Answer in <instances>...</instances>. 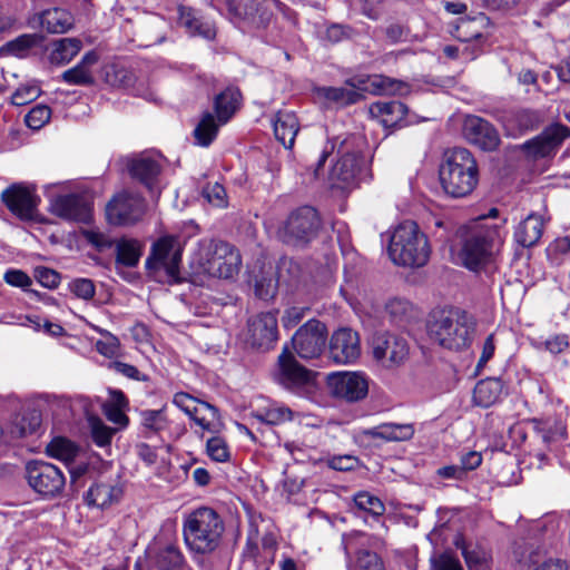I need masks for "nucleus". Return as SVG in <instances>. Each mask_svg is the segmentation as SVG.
Masks as SVG:
<instances>
[{
	"instance_id": "1",
	"label": "nucleus",
	"mask_w": 570,
	"mask_h": 570,
	"mask_svg": "<svg viewBox=\"0 0 570 570\" xmlns=\"http://www.w3.org/2000/svg\"><path fill=\"white\" fill-rule=\"evenodd\" d=\"M443 190L453 198L466 197L479 183V166L474 155L466 148L454 147L443 154L439 169Z\"/></svg>"
},
{
	"instance_id": "2",
	"label": "nucleus",
	"mask_w": 570,
	"mask_h": 570,
	"mask_svg": "<svg viewBox=\"0 0 570 570\" xmlns=\"http://www.w3.org/2000/svg\"><path fill=\"white\" fill-rule=\"evenodd\" d=\"M475 320L465 311L451 308L432 316L428 333L435 344L450 351L468 348L475 333Z\"/></svg>"
},
{
	"instance_id": "3",
	"label": "nucleus",
	"mask_w": 570,
	"mask_h": 570,
	"mask_svg": "<svg viewBox=\"0 0 570 570\" xmlns=\"http://www.w3.org/2000/svg\"><path fill=\"white\" fill-rule=\"evenodd\" d=\"M387 252L394 264L414 268L429 262L431 247L420 226L414 220H404L394 229Z\"/></svg>"
},
{
	"instance_id": "4",
	"label": "nucleus",
	"mask_w": 570,
	"mask_h": 570,
	"mask_svg": "<svg viewBox=\"0 0 570 570\" xmlns=\"http://www.w3.org/2000/svg\"><path fill=\"white\" fill-rule=\"evenodd\" d=\"M224 522L212 508L202 507L191 511L183 522L184 540L193 552L205 554L213 552L224 533Z\"/></svg>"
},
{
	"instance_id": "5",
	"label": "nucleus",
	"mask_w": 570,
	"mask_h": 570,
	"mask_svg": "<svg viewBox=\"0 0 570 570\" xmlns=\"http://www.w3.org/2000/svg\"><path fill=\"white\" fill-rule=\"evenodd\" d=\"M502 244L500 226L475 223L463 238L460 258L469 269H478L491 259Z\"/></svg>"
},
{
	"instance_id": "6",
	"label": "nucleus",
	"mask_w": 570,
	"mask_h": 570,
	"mask_svg": "<svg viewBox=\"0 0 570 570\" xmlns=\"http://www.w3.org/2000/svg\"><path fill=\"white\" fill-rule=\"evenodd\" d=\"M193 264L196 274L218 278H232L242 265L239 250L225 242H209L200 246Z\"/></svg>"
},
{
	"instance_id": "7",
	"label": "nucleus",
	"mask_w": 570,
	"mask_h": 570,
	"mask_svg": "<svg viewBox=\"0 0 570 570\" xmlns=\"http://www.w3.org/2000/svg\"><path fill=\"white\" fill-rule=\"evenodd\" d=\"M227 16L238 28L246 31L266 29L273 19V9L283 11L279 0H225Z\"/></svg>"
},
{
	"instance_id": "8",
	"label": "nucleus",
	"mask_w": 570,
	"mask_h": 570,
	"mask_svg": "<svg viewBox=\"0 0 570 570\" xmlns=\"http://www.w3.org/2000/svg\"><path fill=\"white\" fill-rule=\"evenodd\" d=\"M322 219L314 207L302 206L293 210L279 229V238L286 245L304 248L318 237Z\"/></svg>"
},
{
	"instance_id": "9",
	"label": "nucleus",
	"mask_w": 570,
	"mask_h": 570,
	"mask_svg": "<svg viewBox=\"0 0 570 570\" xmlns=\"http://www.w3.org/2000/svg\"><path fill=\"white\" fill-rule=\"evenodd\" d=\"M180 261L181 248L178 238L167 235L153 244L146 259V268L150 274L164 271L170 281L179 282Z\"/></svg>"
},
{
	"instance_id": "10",
	"label": "nucleus",
	"mask_w": 570,
	"mask_h": 570,
	"mask_svg": "<svg viewBox=\"0 0 570 570\" xmlns=\"http://www.w3.org/2000/svg\"><path fill=\"white\" fill-rule=\"evenodd\" d=\"M26 478L35 492L48 499L58 497L66 485L63 472L55 464L40 460L27 463Z\"/></svg>"
},
{
	"instance_id": "11",
	"label": "nucleus",
	"mask_w": 570,
	"mask_h": 570,
	"mask_svg": "<svg viewBox=\"0 0 570 570\" xmlns=\"http://www.w3.org/2000/svg\"><path fill=\"white\" fill-rule=\"evenodd\" d=\"M145 199L129 191L115 195L106 205V219L112 226H131L145 215Z\"/></svg>"
},
{
	"instance_id": "12",
	"label": "nucleus",
	"mask_w": 570,
	"mask_h": 570,
	"mask_svg": "<svg viewBox=\"0 0 570 570\" xmlns=\"http://www.w3.org/2000/svg\"><path fill=\"white\" fill-rule=\"evenodd\" d=\"M373 357L384 367L392 368L403 364L410 353L407 341L391 333H377L371 341Z\"/></svg>"
},
{
	"instance_id": "13",
	"label": "nucleus",
	"mask_w": 570,
	"mask_h": 570,
	"mask_svg": "<svg viewBox=\"0 0 570 570\" xmlns=\"http://www.w3.org/2000/svg\"><path fill=\"white\" fill-rule=\"evenodd\" d=\"M327 331L325 324L317 320H309L302 325L292 338V344L301 358L318 357L326 344Z\"/></svg>"
},
{
	"instance_id": "14",
	"label": "nucleus",
	"mask_w": 570,
	"mask_h": 570,
	"mask_svg": "<svg viewBox=\"0 0 570 570\" xmlns=\"http://www.w3.org/2000/svg\"><path fill=\"white\" fill-rule=\"evenodd\" d=\"M1 200L21 220H32L40 203L35 187L22 183L12 184L2 190Z\"/></svg>"
},
{
	"instance_id": "15",
	"label": "nucleus",
	"mask_w": 570,
	"mask_h": 570,
	"mask_svg": "<svg viewBox=\"0 0 570 570\" xmlns=\"http://www.w3.org/2000/svg\"><path fill=\"white\" fill-rule=\"evenodd\" d=\"M331 394L348 403L358 402L368 393V379L361 372H338L328 375Z\"/></svg>"
},
{
	"instance_id": "16",
	"label": "nucleus",
	"mask_w": 570,
	"mask_h": 570,
	"mask_svg": "<svg viewBox=\"0 0 570 570\" xmlns=\"http://www.w3.org/2000/svg\"><path fill=\"white\" fill-rule=\"evenodd\" d=\"M173 404L187 414L203 430L208 432L217 431L219 414L214 405L198 401L185 392H177L173 397Z\"/></svg>"
},
{
	"instance_id": "17",
	"label": "nucleus",
	"mask_w": 570,
	"mask_h": 570,
	"mask_svg": "<svg viewBox=\"0 0 570 570\" xmlns=\"http://www.w3.org/2000/svg\"><path fill=\"white\" fill-rule=\"evenodd\" d=\"M49 212L67 222L87 223L91 206L83 194L70 193L51 197Z\"/></svg>"
},
{
	"instance_id": "18",
	"label": "nucleus",
	"mask_w": 570,
	"mask_h": 570,
	"mask_svg": "<svg viewBox=\"0 0 570 570\" xmlns=\"http://www.w3.org/2000/svg\"><path fill=\"white\" fill-rule=\"evenodd\" d=\"M570 137V128L556 122L548 126L540 135L524 142L523 148L534 158L548 157L554 154L562 142Z\"/></svg>"
},
{
	"instance_id": "19",
	"label": "nucleus",
	"mask_w": 570,
	"mask_h": 570,
	"mask_svg": "<svg viewBox=\"0 0 570 570\" xmlns=\"http://www.w3.org/2000/svg\"><path fill=\"white\" fill-rule=\"evenodd\" d=\"M464 139L484 151H492L500 144V135L494 126L478 116H466L462 127Z\"/></svg>"
},
{
	"instance_id": "20",
	"label": "nucleus",
	"mask_w": 570,
	"mask_h": 570,
	"mask_svg": "<svg viewBox=\"0 0 570 570\" xmlns=\"http://www.w3.org/2000/svg\"><path fill=\"white\" fill-rule=\"evenodd\" d=\"M276 380L284 387L297 391L313 381V374L295 360L287 346H284L278 356Z\"/></svg>"
},
{
	"instance_id": "21",
	"label": "nucleus",
	"mask_w": 570,
	"mask_h": 570,
	"mask_svg": "<svg viewBox=\"0 0 570 570\" xmlns=\"http://www.w3.org/2000/svg\"><path fill=\"white\" fill-rule=\"evenodd\" d=\"M278 340L277 317L273 312L261 313L248 322V342L253 347L268 351Z\"/></svg>"
},
{
	"instance_id": "22",
	"label": "nucleus",
	"mask_w": 570,
	"mask_h": 570,
	"mask_svg": "<svg viewBox=\"0 0 570 570\" xmlns=\"http://www.w3.org/2000/svg\"><path fill=\"white\" fill-rule=\"evenodd\" d=\"M361 354L358 334L351 328H340L331 337L330 355L336 364L355 362Z\"/></svg>"
},
{
	"instance_id": "23",
	"label": "nucleus",
	"mask_w": 570,
	"mask_h": 570,
	"mask_svg": "<svg viewBox=\"0 0 570 570\" xmlns=\"http://www.w3.org/2000/svg\"><path fill=\"white\" fill-rule=\"evenodd\" d=\"M368 541V537L362 532H353L343 537V548L350 558L356 554L358 570H384L380 557L370 550L362 549Z\"/></svg>"
},
{
	"instance_id": "24",
	"label": "nucleus",
	"mask_w": 570,
	"mask_h": 570,
	"mask_svg": "<svg viewBox=\"0 0 570 570\" xmlns=\"http://www.w3.org/2000/svg\"><path fill=\"white\" fill-rule=\"evenodd\" d=\"M127 169L132 178L153 190L163 169L160 156L147 153L139 154L128 159Z\"/></svg>"
},
{
	"instance_id": "25",
	"label": "nucleus",
	"mask_w": 570,
	"mask_h": 570,
	"mask_svg": "<svg viewBox=\"0 0 570 570\" xmlns=\"http://www.w3.org/2000/svg\"><path fill=\"white\" fill-rule=\"evenodd\" d=\"M361 158L355 153H345L330 171L332 187L344 189L352 185L360 171Z\"/></svg>"
},
{
	"instance_id": "26",
	"label": "nucleus",
	"mask_w": 570,
	"mask_h": 570,
	"mask_svg": "<svg viewBox=\"0 0 570 570\" xmlns=\"http://www.w3.org/2000/svg\"><path fill=\"white\" fill-rule=\"evenodd\" d=\"M178 24L190 36H199L204 39L212 40L216 36L214 26L205 21L199 13L190 7L178 6Z\"/></svg>"
},
{
	"instance_id": "27",
	"label": "nucleus",
	"mask_w": 570,
	"mask_h": 570,
	"mask_svg": "<svg viewBox=\"0 0 570 570\" xmlns=\"http://www.w3.org/2000/svg\"><path fill=\"white\" fill-rule=\"evenodd\" d=\"M242 92L235 86H229L214 99V110L220 124H227L240 108Z\"/></svg>"
},
{
	"instance_id": "28",
	"label": "nucleus",
	"mask_w": 570,
	"mask_h": 570,
	"mask_svg": "<svg viewBox=\"0 0 570 570\" xmlns=\"http://www.w3.org/2000/svg\"><path fill=\"white\" fill-rule=\"evenodd\" d=\"M98 61V55L95 51L87 52L81 60L72 68L61 75V79L72 86L94 85L95 78L91 67Z\"/></svg>"
},
{
	"instance_id": "29",
	"label": "nucleus",
	"mask_w": 570,
	"mask_h": 570,
	"mask_svg": "<svg viewBox=\"0 0 570 570\" xmlns=\"http://www.w3.org/2000/svg\"><path fill=\"white\" fill-rule=\"evenodd\" d=\"M274 135L276 139L287 149L294 145L295 137L299 129L296 115L293 111L279 110L274 119Z\"/></svg>"
},
{
	"instance_id": "30",
	"label": "nucleus",
	"mask_w": 570,
	"mask_h": 570,
	"mask_svg": "<svg viewBox=\"0 0 570 570\" xmlns=\"http://www.w3.org/2000/svg\"><path fill=\"white\" fill-rule=\"evenodd\" d=\"M370 112L380 118L383 126L394 127L404 120L407 107L399 100L376 101L371 105Z\"/></svg>"
},
{
	"instance_id": "31",
	"label": "nucleus",
	"mask_w": 570,
	"mask_h": 570,
	"mask_svg": "<svg viewBox=\"0 0 570 570\" xmlns=\"http://www.w3.org/2000/svg\"><path fill=\"white\" fill-rule=\"evenodd\" d=\"M276 541L273 535H265L262 540V558L258 559V547L254 543H247L244 552L243 563L244 566L250 564L256 566L257 570H268L269 566L274 562V556L276 551Z\"/></svg>"
},
{
	"instance_id": "32",
	"label": "nucleus",
	"mask_w": 570,
	"mask_h": 570,
	"mask_svg": "<svg viewBox=\"0 0 570 570\" xmlns=\"http://www.w3.org/2000/svg\"><path fill=\"white\" fill-rule=\"evenodd\" d=\"M139 424L144 436L150 438L160 434L169 428L170 421L167 415V405L158 410L139 411Z\"/></svg>"
},
{
	"instance_id": "33",
	"label": "nucleus",
	"mask_w": 570,
	"mask_h": 570,
	"mask_svg": "<svg viewBox=\"0 0 570 570\" xmlns=\"http://www.w3.org/2000/svg\"><path fill=\"white\" fill-rule=\"evenodd\" d=\"M503 390L504 384L498 377L481 380L473 390V401L478 406L490 407L501 399Z\"/></svg>"
},
{
	"instance_id": "34",
	"label": "nucleus",
	"mask_w": 570,
	"mask_h": 570,
	"mask_svg": "<svg viewBox=\"0 0 570 570\" xmlns=\"http://www.w3.org/2000/svg\"><path fill=\"white\" fill-rule=\"evenodd\" d=\"M40 26L49 33H65L73 26L72 14L61 8L42 11L38 17Z\"/></svg>"
},
{
	"instance_id": "35",
	"label": "nucleus",
	"mask_w": 570,
	"mask_h": 570,
	"mask_svg": "<svg viewBox=\"0 0 570 570\" xmlns=\"http://www.w3.org/2000/svg\"><path fill=\"white\" fill-rule=\"evenodd\" d=\"M543 233V222L538 215H529L515 228L514 239L522 247H532L541 238Z\"/></svg>"
},
{
	"instance_id": "36",
	"label": "nucleus",
	"mask_w": 570,
	"mask_h": 570,
	"mask_svg": "<svg viewBox=\"0 0 570 570\" xmlns=\"http://www.w3.org/2000/svg\"><path fill=\"white\" fill-rule=\"evenodd\" d=\"M121 494L122 491L119 487L100 482L89 488L85 495V501L88 505L104 509L117 502Z\"/></svg>"
},
{
	"instance_id": "37",
	"label": "nucleus",
	"mask_w": 570,
	"mask_h": 570,
	"mask_svg": "<svg viewBox=\"0 0 570 570\" xmlns=\"http://www.w3.org/2000/svg\"><path fill=\"white\" fill-rule=\"evenodd\" d=\"M142 255V244L134 238H120L116 243V265L136 267Z\"/></svg>"
},
{
	"instance_id": "38",
	"label": "nucleus",
	"mask_w": 570,
	"mask_h": 570,
	"mask_svg": "<svg viewBox=\"0 0 570 570\" xmlns=\"http://www.w3.org/2000/svg\"><path fill=\"white\" fill-rule=\"evenodd\" d=\"M364 434L385 441H406L413 436L414 429L412 424L384 423L364 431Z\"/></svg>"
},
{
	"instance_id": "39",
	"label": "nucleus",
	"mask_w": 570,
	"mask_h": 570,
	"mask_svg": "<svg viewBox=\"0 0 570 570\" xmlns=\"http://www.w3.org/2000/svg\"><path fill=\"white\" fill-rule=\"evenodd\" d=\"M461 549L469 570H490L491 554L479 546L466 544L463 540L455 542Z\"/></svg>"
},
{
	"instance_id": "40",
	"label": "nucleus",
	"mask_w": 570,
	"mask_h": 570,
	"mask_svg": "<svg viewBox=\"0 0 570 570\" xmlns=\"http://www.w3.org/2000/svg\"><path fill=\"white\" fill-rule=\"evenodd\" d=\"M153 562L157 570H183L185 559L178 547L167 544L158 549Z\"/></svg>"
},
{
	"instance_id": "41",
	"label": "nucleus",
	"mask_w": 570,
	"mask_h": 570,
	"mask_svg": "<svg viewBox=\"0 0 570 570\" xmlns=\"http://www.w3.org/2000/svg\"><path fill=\"white\" fill-rule=\"evenodd\" d=\"M82 43L77 38H62L53 42L50 60L53 63L65 65L76 57L81 50Z\"/></svg>"
},
{
	"instance_id": "42",
	"label": "nucleus",
	"mask_w": 570,
	"mask_h": 570,
	"mask_svg": "<svg viewBox=\"0 0 570 570\" xmlns=\"http://www.w3.org/2000/svg\"><path fill=\"white\" fill-rule=\"evenodd\" d=\"M535 430L541 434L543 442L551 443L567 438V425L560 416L534 421Z\"/></svg>"
},
{
	"instance_id": "43",
	"label": "nucleus",
	"mask_w": 570,
	"mask_h": 570,
	"mask_svg": "<svg viewBox=\"0 0 570 570\" xmlns=\"http://www.w3.org/2000/svg\"><path fill=\"white\" fill-rule=\"evenodd\" d=\"M484 16L478 18H461L455 28L454 37L461 42L483 40L482 29L484 27Z\"/></svg>"
},
{
	"instance_id": "44",
	"label": "nucleus",
	"mask_w": 570,
	"mask_h": 570,
	"mask_svg": "<svg viewBox=\"0 0 570 570\" xmlns=\"http://www.w3.org/2000/svg\"><path fill=\"white\" fill-rule=\"evenodd\" d=\"M223 124L215 119L210 112H205L194 129V137L198 145L208 147L218 134L219 126Z\"/></svg>"
},
{
	"instance_id": "45",
	"label": "nucleus",
	"mask_w": 570,
	"mask_h": 570,
	"mask_svg": "<svg viewBox=\"0 0 570 570\" xmlns=\"http://www.w3.org/2000/svg\"><path fill=\"white\" fill-rule=\"evenodd\" d=\"M315 94L318 98L340 104H354L361 97L357 91L343 87H318Z\"/></svg>"
},
{
	"instance_id": "46",
	"label": "nucleus",
	"mask_w": 570,
	"mask_h": 570,
	"mask_svg": "<svg viewBox=\"0 0 570 570\" xmlns=\"http://www.w3.org/2000/svg\"><path fill=\"white\" fill-rule=\"evenodd\" d=\"M253 416L262 423L278 425L291 421L293 417V412L287 406L272 405L255 412Z\"/></svg>"
},
{
	"instance_id": "47",
	"label": "nucleus",
	"mask_w": 570,
	"mask_h": 570,
	"mask_svg": "<svg viewBox=\"0 0 570 570\" xmlns=\"http://www.w3.org/2000/svg\"><path fill=\"white\" fill-rule=\"evenodd\" d=\"M38 42L36 35H22L3 45L0 48L1 56L24 57L26 53Z\"/></svg>"
},
{
	"instance_id": "48",
	"label": "nucleus",
	"mask_w": 570,
	"mask_h": 570,
	"mask_svg": "<svg viewBox=\"0 0 570 570\" xmlns=\"http://www.w3.org/2000/svg\"><path fill=\"white\" fill-rule=\"evenodd\" d=\"M47 453L52 458L70 462L77 454V448L67 439L56 438L48 444Z\"/></svg>"
},
{
	"instance_id": "49",
	"label": "nucleus",
	"mask_w": 570,
	"mask_h": 570,
	"mask_svg": "<svg viewBox=\"0 0 570 570\" xmlns=\"http://www.w3.org/2000/svg\"><path fill=\"white\" fill-rule=\"evenodd\" d=\"M520 132L532 130L541 122V115L535 110L522 109L515 111L509 119Z\"/></svg>"
},
{
	"instance_id": "50",
	"label": "nucleus",
	"mask_w": 570,
	"mask_h": 570,
	"mask_svg": "<svg viewBox=\"0 0 570 570\" xmlns=\"http://www.w3.org/2000/svg\"><path fill=\"white\" fill-rule=\"evenodd\" d=\"M354 503L357 509L368 512L375 518L381 517L385 511L383 502L377 497L365 491L354 495Z\"/></svg>"
},
{
	"instance_id": "51",
	"label": "nucleus",
	"mask_w": 570,
	"mask_h": 570,
	"mask_svg": "<svg viewBox=\"0 0 570 570\" xmlns=\"http://www.w3.org/2000/svg\"><path fill=\"white\" fill-rule=\"evenodd\" d=\"M206 453L216 462H227L230 458L227 442L220 436H213L207 440Z\"/></svg>"
},
{
	"instance_id": "52",
	"label": "nucleus",
	"mask_w": 570,
	"mask_h": 570,
	"mask_svg": "<svg viewBox=\"0 0 570 570\" xmlns=\"http://www.w3.org/2000/svg\"><path fill=\"white\" fill-rule=\"evenodd\" d=\"M51 117V109L45 105L35 106L24 118L26 125L31 129H40Z\"/></svg>"
},
{
	"instance_id": "53",
	"label": "nucleus",
	"mask_w": 570,
	"mask_h": 570,
	"mask_svg": "<svg viewBox=\"0 0 570 570\" xmlns=\"http://www.w3.org/2000/svg\"><path fill=\"white\" fill-rule=\"evenodd\" d=\"M429 570H463V568L458 558H455L451 553L443 552L439 554H433L430 558Z\"/></svg>"
},
{
	"instance_id": "54",
	"label": "nucleus",
	"mask_w": 570,
	"mask_h": 570,
	"mask_svg": "<svg viewBox=\"0 0 570 570\" xmlns=\"http://www.w3.org/2000/svg\"><path fill=\"white\" fill-rule=\"evenodd\" d=\"M107 81L117 87H129L134 83L132 72L124 67L112 66L106 73Z\"/></svg>"
},
{
	"instance_id": "55",
	"label": "nucleus",
	"mask_w": 570,
	"mask_h": 570,
	"mask_svg": "<svg viewBox=\"0 0 570 570\" xmlns=\"http://www.w3.org/2000/svg\"><path fill=\"white\" fill-rule=\"evenodd\" d=\"M83 238L99 252L109 249L114 245V240L109 235L98 229H87L82 232Z\"/></svg>"
},
{
	"instance_id": "56",
	"label": "nucleus",
	"mask_w": 570,
	"mask_h": 570,
	"mask_svg": "<svg viewBox=\"0 0 570 570\" xmlns=\"http://www.w3.org/2000/svg\"><path fill=\"white\" fill-rule=\"evenodd\" d=\"M372 85L385 95L401 94L404 89H406V85L403 81L384 76L375 77L372 81Z\"/></svg>"
},
{
	"instance_id": "57",
	"label": "nucleus",
	"mask_w": 570,
	"mask_h": 570,
	"mask_svg": "<svg viewBox=\"0 0 570 570\" xmlns=\"http://www.w3.org/2000/svg\"><path fill=\"white\" fill-rule=\"evenodd\" d=\"M35 277L43 287L50 289L58 287L61 281L58 272L42 266L35 269Z\"/></svg>"
},
{
	"instance_id": "58",
	"label": "nucleus",
	"mask_w": 570,
	"mask_h": 570,
	"mask_svg": "<svg viewBox=\"0 0 570 570\" xmlns=\"http://www.w3.org/2000/svg\"><path fill=\"white\" fill-rule=\"evenodd\" d=\"M40 89L38 86L29 85L18 88L12 97L11 101L16 106H23L33 101L39 96Z\"/></svg>"
},
{
	"instance_id": "59",
	"label": "nucleus",
	"mask_w": 570,
	"mask_h": 570,
	"mask_svg": "<svg viewBox=\"0 0 570 570\" xmlns=\"http://www.w3.org/2000/svg\"><path fill=\"white\" fill-rule=\"evenodd\" d=\"M70 291L79 298L90 299L95 296L94 282L88 278H77L70 284Z\"/></svg>"
},
{
	"instance_id": "60",
	"label": "nucleus",
	"mask_w": 570,
	"mask_h": 570,
	"mask_svg": "<svg viewBox=\"0 0 570 570\" xmlns=\"http://www.w3.org/2000/svg\"><path fill=\"white\" fill-rule=\"evenodd\" d=\"M327 463L330 468L337 471H352L357 468L360 461L354 455L344 454L332 456Z\"/></svg>"
},
{
	"instance_id": "61",
	"label": "nucleus",
	"mask_w": 570,
	"mask_h": 570,
	"mask_svg": "<svg viewBox=\"0 0 570 570\" xmlns=\"http://www.w3.org/2000/svg\"><path fill=\"white\" fill-rule=\"evenodd\" d=\"M3 278L7 284L22 289H27L32 284L30 276L20 269L7 271Z\"/></svg>"
},
{
	"instance_id": "62",
	"label": "nucleus",
	"mask_w": 570,
	"mask_h": 570,
	"mask_svg": "<svg viewBox=\"0 0 570 570\" xmlns=\"http://www.w3.org/2000/svg\"><path fill=\"white\" fill-rule=\"evenodd\" d=\"M308 307H289L284 312L282 316V324L285 328L295 327L305 316L306 312H308Z\"/></svg>"
},
{
	"instance_id": "63",
	"label": "nucleus",
	"mask_w": 570,
	"mask_h": 570,
	"mask_svg": "<svg viewBox=\"0 0 570 570\" xmlns=\"http://www.w3.org/2000/svg\"><path fill=\"white\" fill-rule=\"evenodd\" d=\"M91 435L98 446H105L110 443L112 432L102 422L96 421L91 426Z\"/></svg>"
},
{
	"instance_id": "64",
	"label": "nucleus",
	"mask_w": 570,
	"mask_h": 570,
	"mask_svg": "<svg viewBox=\"0 0 570 570\" xmlns=\"http://www.w3.org/2000/svg\"><path fill=\"white\" fill-rule=\"evenodd\" d=\"M409 36V29L399 22H392L385 28V37L391 43H397L405 40Z\"/></svg>"
}]
</instances>
